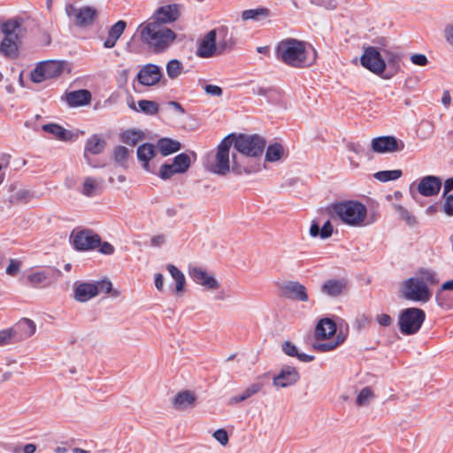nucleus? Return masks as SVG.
Returning <instances> with one entry per match:
<instances>
[{"label": "nucleus", "instance_id": "nucleus-1", "mask_svg": "<svg viewBox=\"0 0 453 453\" xmlns=\"http://www.w3.org/2000/svg\"><path fill=\"white\" fill-rule=\"evenodd\" d=\"M276 58L290 67L306 68L315 63L317 51L307 42L296 38H287L278 43Z\"/></svg>", "mask_w": 453, "mask_h": 453}, {"label": "nucleus", "instance_id": "nucleus-2", "mask_svg": "<svg viewBox=\"0 0 453 453\" xmlns=\"http://www.w3.org/2000/svg\"><path fill=\"white\" fill-rule=\"evenodd\" d=\"M438 282L436 274L429 269H419L412 277L400 285L403 298L414 303H426L432 297L431 287Z\"/></svg>", "mask_w": 453, "mask_h": 453}, {"label": "nucleus", "instance_id": "nucleus-3", "mask_svg": "<svg viewBox=\"0 0 453 453\" xmlns=\"http://www.w3.org/2000/svg\"><path fill=\"white\" fill-rule=\"evenodd\" d=\"M235 42L226 27H219L210 30L198 41L196 55L208 58L230 50Z\"/></svg>", "mask_w": 453, "mask_h": 453}, {"label": "nucleus", "instance_id": "nucleus-4", "mask_svg": "<svg viewBox=\"0 0 453 453\" xmlns=\"http://www.w3.org/2000/svg\"><path fill=\"white\" fill-rule=\"evenodd\" d=\"M347 339L342 330L337 332L336 323L330 318L320 319L314 330L312 348L318 352L326 353L336 349Z\"/></svg>", "mask_w": 453, "mask_h": 453}, {"label": "nucleus", "instance_id": "nucleus-5", "mask_svg": "<svg viewBox=\"0 0 453 453\" xmlns=\"http://www.w3.org/2000/svg\"><path fill=\"white\" fill-rule=\"evenodd\" d=\"M139 31L142 42L147 43L156 53L165 51L177 37L172 29L151 19L141 24Z\"/></svg>", "mask_w": 453, "mask_h": 453}, {"label": "nucleus", "instance_id": "nucleus-6", "mask_svg": "<svg viewBox=\"0 0 453 453\" xmlns=\"http://www.w3.org/2000/svg\"><path fill=\"white\" fill-rule=\"evenodd\" d=\"M331 211L342 224L351 227H360L365 225L367 209L357 201H343L332 205Z\"/></svg>", "mask_w": 453, "mask_h": 453}, {"label": "nucleus", "instance_id": "nucleus-7", "mask_svg": "<svg viewBox=\"0 0 453 453\" xmlns=\"http://www.w3.org/2000/svg\"><path fill=\"white\" fill-rule=\"evenodd\" d=\"M233 146L231 136L225 137L218 145L216 151L208 157L206 169L218 175L226 176L233 172V161L230 150Z\"/></svg>", "mask_w": 453, "mask_h": 453}, {"label": "nucleus", "instance_id": "nucleus-8", "mask_svg": "<svg viewBox=\"0 0 453 453\" xmlns=\"http://www.w3.org/2000/svg\"><path fill=\"white\" fill-rule=\"evenodd\" d=\"M2 33L4 34V39L0 43L1 54L6 57H15L22 35L20 22L16 19L6 21L2 26Z\"/></svg>", "mask_w": 453, "mask_h": 453}, {"label": "nucleus", "instance_id": "nucleus-9", "mask_svg": "<svg viewBox=\"0 0 453 453\" xmlns=\"http://www.w3.org/2000/svg\"><path fill=\"white\" fill-rule=\"evenodd\" d=\"M101 292L111 293L114 296L119 295L117 290H112V284L108 280L94 282H81L74 288V299L80 303H85L98 296Z\"/></svg>", "mask_w": 453, "mask_h": 453}, {"label": "nucleus", "instance_id": "nucleus-10", "mask_svg": "<svg viewBox=\"0 0 453 453\" xmlns=\"http://www.w3.org/2000/svg\"><path fill=\"white\" fill-rule=\"evenodd\" d=\"M234 148L240 152L242 157H258L262 155L265 147V140L257 134H240L239 136H231Z\"/></svg>", "mask_w": 453, "mask_h": 453}, {"label": "nucleus", "instance_id": "nucleus-11", "mask_svg": "<svg viewBox=\"0 0 453 453\" xmlns=\"http://www.w3.org/2000/svg\"><path fill=\"white\" fill-rule=\"evenodd\" d=\"M426 318L423 310L418 308H406L402 311L399 317V326L402 334L410 335L417 333Z\"/></svg>", "mask_w": 453, "mask_h": 453}, {"label": "nucleus", "instance_id": "nucleus-12", "mask_svg": "<svg viewBox=\"0 0 453 453\" xmlns=\"http://www.w3.org/2000/svg\"><path fill=\"white\" fill-rule=\"evenodd\" d=\"M192 280L203 290L208 292L218 291L221 286L216 275L202 266H193L188 270Z\"/></svg>", "mask_w": 453, "mask_h": 453}, {"label": "nucleus", "instance_id": "nucleus-13", "mask_svg": "<svg viewBox=\"0 0 453 453\" xmlns=\"http://www.w3.org/2000/svg\"><path fill=\"white\" fill-rule=\"evenodd\" d=\"M63 72V63L59 61H44L38 64L30 73V79L35 83L58 76Z\"/></svg>", "mask_w": 453, "mask_h": 453}, {"label": "nucleus", "instance_id": "nucleus-14", "mask_svg": "<svg viewBox=\"0 0 453 453\" xmlns=\"http://www.w3.org/2000/svg\"><path fill=\"white\" fill-rule=\"evenodd\" d=\"M362 65L374 74L380 75L386 70V60L375 47L365 49L360 58Z\"/></svg>", "mask_w": 453, "mask_h": 453}, {"label": "nucleus", "instance_id": "nucleus-15", "mask_svg": "<svg viewBox=\"0 0 453 453\" xmlns=\"http://www.w3.org/2000/svg\"><path fill=\"white\" fill-rule=\"evenodd\" d=\"M65 12L73 23L79 27L90 26L97 15V12L94 7L83 6L77 8L73 4L66 5Z\"/></svg>", "mask_w": 453, "mask_h": 453}, {"label": "nucleus", "instance_id": "nucleus-16", "mask_svg": "<svg viewBox=\"0 0 453 453\" xmlns=\"http://www.w3.org/2000/svg\"><path fill=\"white\" fill-rule=\"evenodd\" d=\"M71 240L78 250H93L100 244V236L88 229L73 230Z\"/></svg>", "mask_w": 453, "mask_h": 453}, {"label": "nucleus", "instance_id": "nucleus-17", "mask_svg": "<svg viewBox=\"0 0 453 453\" xmlns=\"http://www.w3.org/2000/svg\"><path fill=\"white\" fill-rule=\"evenodd\" d=\"M190 166V157L185 153L177 155L173 163L164 164L159 170V176L163 180L170 179L174 174L186 173Z\"/></svg>", "mask_w": 453, "mask_h": 453}, {"label": "nucleus", "instance_id": "nucleus-18", "mask_svg": "<svg viewBox=\"0 0 453 453\" xmlns=\"http://www.w3.org/2000/svg\"><path fill=\"white\" fill-rule=\"evenodd\" d=\"M371 146L374 152L380 154L402 151L405 147L403 141L390 135L373 138Z\"/></svg>", "mask_w": 453, "mask_h": 453}, {"label": "nucleus", "instance_id": "nucleus-19", "mask_svg": "<svg viewBox=\"0 0 453 453\" xmlns=\"http://www.w3.org/2000/svg\"><path fill=\"white\" fill-rule=\"evenodd\" d=\"M233 173L236 174H251L258 173L262 169V164L257 157H242L238 158L234 153H232Z\"/></svg>", "mask_w": 453, "mask_h": 453}, {"label": "nucleus", "instance_id": "nucleus-20", "mask_svg": "<svg viewBox=\"0 0 453 453\" xmlns=\"http://www.w3.org/2000/svg\"><path fill=\"white\" fill-rule=\"evenodd\" d=\"M197 403V395L194 391L184 389L179 391L172 399V406L177 411H188Z\"/></svg>", "mask_w": 453, "mask_h": 453}, {"label": "nucleus", "instance_id": "nucleus-21", "mask_svg": "<svg viewBox=\"0 0 453 453\" xmlns=\"http://www.w3.org/2000/svg\"><path fill=\"white\" fill-rule=\"evenodd\" d=\"M162 75L159 66L154 64H147L140 69L136 75V79L141 85L151 87L159 82Z\"/></svg>", "mask_w": 453, "mask_h": 453}, {"label": "nucleus", "instance_id": "nucleus-22", "mask_svg": "<svg viewBox=\"0 0 453 453\" xmlns=\"http://www.w3.org/2000/svg\"><path fill=\"white\" fill-rule=\"evenodd\" d=\"M281 294L288 299L307 303L309 295L304 285L298 281H288L281 286Z\"/></svg>", "mask_w": 453, "mask_h": 453}, {"label": "nucleus", "instance_id": "nucleus-23", "mask_svg": "<svg viewBox=\"0 0 453 453\" xmlns=\"http://www.w3.org/2000/svg\"><path fill=\"white\" fill-rule=\"evenodd\" d=\"M299 372L296 367L286 365L273 377V385L277 388L292 387L299 380Z\"/></svg>", "mask_w": 453, "mask_h": 453}, {"label": "nucleus", "instance_id": "nucleus-24", "mask_svg": "<svg viewBox=\"0 0 453 453\" xmlns=\"http://www.w3.org/2000/svg\"><path fill=\"white\" fill-rule=\"evenodd\" d=\"M180 14V6L176 4H167L159 7L154 13L151 20L157 21L164 26L167 23L174 22Z\"/></svg>", "mask_w": 453, "mask_h": 453}, {"label": "nucleus", "instance_id": "nucleus-25", "mask_svg": "<svg viewBox=\"0 0 453 453\" xmlns=\"http://www.w3.org/2000/svg\"><path fill=\"white\" fill-rule=\"evenodd\" d=\"M442 185L441 180L434 175H427L420 179L417 189L423 196H434L439 194Z\"/></svg>", "mask_w": 453, "mask_h": 453}, {"label": "nucleus", "instance_id": "nucleus-26", "mask_svg": "<svg viewBox=\"0 0 453 453\" xmlns=\"http://www.w3.org/2000/svg\"><path fill=\"white\" fill-rule=\"evenodd\" d=\"M103 179L88 176L84 179L81 187V193L85 196H96L103 191Z\"/></svg>", "mask_w": 453, "mask_h": 453}, {"label": "nucleus", "instance_id": "nucleus-27", "mask_svg": "<svg viewBox=\"0 0 453 453\" xmlns=\"http://www.w3.org/2000/svg\"><path fill=\"white\" fill-rule=\"evenodd\" d=\"M126 27L127 23L123 20H119L114 25H112L108 31L107 38L104 42V48H113L116 45V42L119 40V38L124 33Z\"/></svg>", "mask_w": 453, "mask_h": 453}, {"label": "nucleus", "instance_id": "nucleus-28", "mask_svg": "<svg viewBox=\"0 0 453 453\" xmlns=\"http://www.w3.org/2000/svg\"><path fill=\"white\" fill-rule=\"evenodd\" d=\"M346 288L342 280H328L321 286V292L326 296L335 297L340 296Z\"/></svg>", "mask_w": 453, "mask_h": 453}, {"label": "nucleus", "instance_id": "nucleus-29", "mask_svg": "<svg viewBox=\"0 0 453 453\" xmlns=\"http://www.w3.org/2000/svg\"><path fill=\"white\" fill-rule=\"evenodd\" d=\"M66 102L70 106H80L90 102L91 94L86 89L72 91L65 96Z\"/></svg>", "mask_w": 453, "mask_h": 453}, {"label": "nucleus", "instance_id": "nucleus-30", "mask_svg": "<svg viewBox=\"0 0 453 453\" xmlns=\"http://www.w3.org/2000/svg\"><path fill=\"white\" fill-rule=\"evenodd\" d=\"M167 271L173 280L175 281V288H174V293L176 296H181L182 293L185 291V286H186V278L184 273L179 270L175 265H168L166 266Z\"/></svg>", "mask_w": 453, "mask_h": 453}, {"label": "nucleus", "instance_id": "nucleus-31", "mask_svg": "<svg viewBox=\"0 0 453 453\" xmlns=\"http://www.w3.org/2000/svg\"><path fill=\"white\" fill-rule=\"evenodd\" d=\"M243 21L261 22L270 17V10L264 7L245 10L241 14Z\"/></svg>", "mask_w": 453, "mask_h": 453}, {"label": "nucleus", "instance_id": "nucleus-32", "mask_svg": "<svg viewBox=\"0 0 453 453\" xmlns=\"http://www.w3.org/2000/svg\"><path fill=\"white\" fill-rule=\"evenodd\" d=\"M156 155L155 148L152 144L144 143L138 147L137 149V157L139 161H141L143 165V169L150 172L149 162Z\"/></svg>", "mask_w": 453, "mask_h": 453}, {"label": "nucleus", "instance_id": "nucleus-33", "mask_svg": "<svg viewBox=\"0 0 453 453\" xmlns=\"http://www.w3.org/2000/svg\"><path fill=\"white\" fill-rule=\"evenodd\" d=\"M264 388V384L261 381H256L252 384H250L248 388H246L242 394L239 395L233 396L229 403L231 404H235L240 402H243L247 400L248 398L251 397L255 394L260 392L262 388Z\"/></svg>", "mask_w": 453, "mask_h": 453}, {"label": "nucleus", "instance_id": "nucleus-34", "mask_svg": "<svg viewBox=\"0 0 453 453\" xmlns=\"http://www.w3.org/2000/svg\"><path fill=\"white\" fill-rule=\"evenodd\" d=\"M285 156L284 147L278 142L270 144L265 156V161L269 163H275L280 161Z\"/></svg>", "mask_w": 453, "mask_h": 453}, {"label": "nucleus", "instance_id": "nucleus-35", "mask_svg": "<svg viewBox=\"0 0 453 453\" xmlns=\"http://www.w3.org/2000/svg\"><path fill=\"white\" fill-rule=\"evenodd\" d=\"M13 329L17 330V337L19 336V338L21 339L32 336L35 333L36 326L31 319H23L13 327Z\"/></svg>", "mask_w": 453, "mask_h": 453}, {"label": "nucleus", "instance_id": "nucleus-36", "mask_svg": "<svg viewBox=\"0 0 453 453\" xmlns=\"http://www.w3.org/2000/svg\"><path fill=\"white\" fill-rule=\"evenodd\" d=\"M42 130L51 134L55 138L60 141H68L72 138V134L70 131L57 124L51 123L43 125Z\"/></svg>", "mask_w": 453, "mask_h": 453}, {"label": "nucleus", "instance_id": "nucleus-37", "mask_svg": "<svg viewBox=\"0 0 453 453\" xmlns=\"http://www.w3.org/2000/svg\"><path fill=\"white\" fill-rule=\"evenodd\" d=\"M27 281L33 286L46 287L50 285L49 273L44 270L32 271L27 276Z\"/></svg>", "mask_w": 453, "mask_h": 453}, {"label": "nucleus", "instance_id": "nucleus-38", "mask_svg": "<svg viewBox=\"0 0 453 453\" xmlns=\"http://www.w3.org/2000/svg\"><path fill=\"white\" fill-rule=\"evenodd\" d=\"M157 149L163 156H167L178 151L180 149V143L172 139L163 138L157 142Z\"/></svg>", "mask_w": 453, "mask_h": 453}, {"label": "nucleus", "instance_id": "nucleus-39", "mask_svg": "<svg viewBox=\"0 0 453 453\" xmlns=\"http://www.w3.org/2000/svg\"><path fill=\"white\" fill-rule=\"evenodd\" d=\"M375 394L372 388L365 387L357 394L356 403L359 407L367 406L374 399Z\"/></svg>", "mask_w": 453, "mask_h": 453}, {"label": "nucleus", "instance_id": "nucleus-40", "mask_svg": "<svg viewBox=\"0 0 453 453\" xmlns=\"http://www.w3.org/2000/svg\"><path fill=\"white\" fill-rule=\"evenodd\" d=\"M105 142L97 135H93L88 139L86 143V152H89L93 155L99 154L103 151Z\"/></svg>", "mask_w": 453, "mask_h": 453}, {"label": "nucleus", "instance_id": "nucleus-41", "mask_svg": "<svg viewBox=\"0 0 453 453\" xmlns=\"http://www.w3.org/2000/svg\"><path fill=\"white\" fill-rule=\"evenodd\" d=\"M403 174V172L399 169L396 170H386L380 171L373 174L374 179L380 182H387L390 180H398Z\"/></svg>", "mask_w": 453, "mask_h": 453}, {"label": "nucleus", "instance_id": "nucleus-42", "mask_svg": "<svg viewBox=\"0 0 453 453\" xmlns=\"http://www.w3.org/2000/svg\"><path fill=\"white\" fill-rule=\"evenodd\" d=\"M183 71V65L177 59H171L166 64V73L172 80L178 78Z\"/></svg>", "mask_w": 453, "mask_h": 453}, {"label": "nucleus", "instance_id": "nucleus-43", "mask_svg": "<svg viewBox=\"0 0 453 453\" xmlns=\"http://www.w3.org/2000/svg\"><path fill=\"white\" fill-rule=\"evenodd\" d=\"M394 210L398 212L400 218L409 226H414L417 223L416 218L406 208L400 204H393Z\"/></svg>", "mask_w": 453, "mask_h": 453}, {"label": "nucleus", "instance_id": "nucleus-44", "mask_svg": "<svg viewBox=\"0 0 453 453\" xmlns=\"http://www.w3.org/2000/svg\"><path fill=\"white\" fill-rule=\"evenodd\" d=\"M32 197L33 194L29 190L19 189L11 196L10 202L12 203H27Z\"/></svg>", "mask_w": 453, "mask_h": 453}, {"label": "nucleus", "instance_id": "nucleus-45", "mask_svg": "<svg viewBox=\"0 0 453 453\" xmlns=\"http://www.w3.org/2000/svg\"><path fill=\"white\" fill-rule=\"evenodd\" d=\"M139 110L146 114L154 115L158 111V105L157 103L150 100H140L138 101Z\"/></svg>", "mask_w": 453, "mask_h": 453}, {"label": "nucleus", "instance_id": "nucleus-46", "mask_svg": "<svg viewBox=\"0 0 453 453\" xmlns=\"http://www.w3.org/2000/svg\"><path fill=\"white\" fill-rule=\"evenodd\" d=\"M17 340V330L13 327L0 330V346L7 345Z\"/></svg>", "mask_w": 453, "mask_h": 453}, {"label": "nucleus", "instance_id": "nucleus-47", "mask_svg": "<svg viewBox=\"0 0 453 453\" xmlns=\"http://www.w3.org/2000/svg\"><path fill=\"white\" fill-rule=\"evenodd\" d=\"M384 54L387 59V62L388 65L395 70V72H397L400 68V60L401 57L397 52L390 51V50H384Z\"/></svg>", "mask_w": 453, "mask_h": 453}, {"label": "nucleus", "instance_id": "nucleus-48", "mask_svg": "<svg viewBox=\"0 0 453 453\" xmlns=\"http://www.w3.org/2000/svg\"><path fill=\"white\" fill-rule=\"evenodd\" d=\"M142 139V133L137 131L127 130L123 134V142L131 146H134Z\"/></svg>", "mask_w": 453, "mask_h": 453}, {"label": "nucleus", "instance_id": "nucleus-49", "mask_svg": "<svg viewBox=\"0 0 453 453\" xmlns=\"http://www.w3.org/2000/svg\"><path fill=\"white\" fill-rule=\"evenodd\" d=\"M442 211L449 216L453 217V195L442 194Z\"/></svg>", "mask_w": 453, "mask_h": 453}, {"label": "nucleus", "instance_id": "nucleus-50", "mask_svg": "<svg viewBox=\"0 0 453 453\" xmlns=\"http://www.w3.org/2000/svg\"><path fill=\"white\" fill-rule=\"evenodd\" d=\"M113 155L115 161L123 165L129 155V150L124 146H118L115 148Z\"/></svg>", "mask_w": 453, "mask_h": 453}, {"label": "nucleus", "instance_id": "nucleus-51", "mask_svg": "<svg viewBox=\"0 0 453 453\" xmlns=\"http://www.w3.org/2000/svg\"><path fill=\"white\" fill-rule=\"evenodd\" d=\"M212 437L222 446H226L229 441L228 434L224 428L214 431Z\"/></svg>", "mask_w": 453, "mask_h": 453}, {"label": "nucleus", "instance_id": "nucleus-52", "mask_svg": "<svg viewBox=\"0 0 453 453\" xmlns=\"http://www.w3.org/2000/svg\"><path fill=\"white\" fill-rule=\"evenodd\" d=\"M410 58L413 65L418 66H425L428 63V59L424 54L415 53L412 54Z\"/></svg>", "mask_w": 453, "mask_h": 453}, {"label": "nucleus", "instance_id": "nucleus-53", "mask_svg": "<svg viewBox=\"0 0 453 453\" xmlns=\"http://www.w3.org/2000/svg\"><path fill=\"white\" fill-rule=\"evenodd\" d=\"M282 350L286 355L289 357H296V355H298L296 346L290 342H285L282 344Z\"/></svg>", "mask_w": 453, "mask_h": 453}, {"label": "nucleus", "instance_id": "nucleus-54", "mask_svg": "<svg viewBox=\"0 0 453 453\" xmlns=\"http://www.w3.org/2000/svg\"><path fill=\"white\" fill-rule=\"evenodd\" d=\"M321 229V239L325 240L329 238L333 234V225L330 220L324 223Z\"/></svg>", "mask_w": 453, "mask_h": 453}, {"label": "nucleus", "instance_id": "nucleus-55", "mask_svg": "<svg viewBox=\"0 0 453 453\" xmlns=\"http://www.w3.org/2000/svg\"><path fill=\"white\" fill-rule=\"evenodd\" d=\"M311 3L320 5L328 10H334L336 8V1L335 0H311Z\"/></svg>", "mask_w": 453, "mask_h": 453}, {"label": "nucleus", "instance_id": "nucleus-56", "mask_svg": "<svg viewBox=\"0 0 453 453\" xmlns=\"http://www.w3.org/2000/svg\"><path fill=\"white\" fill-rule=\"evenodd\" d=\"M309 234L312 238L319 236L321 238V229L319 222L313 220L309 229Z\"/></svg>", "mask_w": 453, "mask_h": 453}, {"label": "nucleus", "instance_id": "nucleus-57", "mask_svg": "<svg viewBox=\"0 0 453 453\" xmlns=\"http://www.w3.org/2000/svg\"><path fill=\"white\" fill-rule=\"evenodd\" d=\"M204 90L211 96H220L222 95V88L217 85H206Z\"/></svg>", "mask_w": 453, "mask_h": 453}, {"label": "nucleus", "instance_id": "nucleus-58", "mask_svg": "<svg viewBox=\"0 0 453 453\" xmlns=\"http://www.w3.org/2000/svg\"><path fill=\"white\" fill-rule=\"evenodd\" d=\"M99 247V251L104 255H111L114 252V247L109 242H103L97 246Z\"/></svg>", "mask_w": 453, "mask_h": 453}, {"label": "nucleus", "instance_id": "nucleus-59", "mask_svg": "<svg viewBox=\"0 0 453 453\" xmlns=\"http://www.w3.org/2000/svg\"><path fill=\"white\" fill-rule=\"evenodd\" d=\"M446 41L453 46V24H448L444 28Z\"/></svg>", "mask_w": 453, "mask_h": 453}, {"label": "nucleus", "instance_id": "nucleus-60", "mask_svg": "<svg viewBox=\"0 0 453 453\" xmlns=\"http://www.w3.org/2000/svg\"><path fill=\"white\" fill-rule=\"evenodd\" d=\"M376 320L380 326H388L392 322L390 316L385 313L379 314L376 318Z\"/></svg>", "mask_w": 453, "mask_h": 453}, {"label": "nucleus", "instance_id": "nucleus-61", "mask_svg": "<svg viewBox=\"0 0 453 453\" xmlns=\"http://www.w3.org/2000/svg\"><path fill=\"white\" fill-rule=\"evenodd\" d=\"M156 288L162 292L164 291V276L162 273H156L154 276Z\"/></svg>", "mask_w": 453, "mask_h": 453}, {"label": "nucleus", "instance_id": "nucleus-62", "mask_svg": "<svg viewBox=\"0 0 453 453\" xmlns=\"http://www.w3.org/2000/svg\"><path fill=\"white\" fill-rule=\"evenodd\" d=\"M19 269V263L12 260L10 265L6 268V273L9 275H15L18 273Z\"/></svg>", "mask_w": 453, "mask_h": 453}, {"label": "nucleus", "instance_id": "nucleus-63", "mask_svg": "<svg viewBox=\"0 0 453 453\" xmlns=\"http://www.w3.org/2000/svg\"><path fill=\"white\" fill-rule=\"evenodd\" d=\"M349 152L354 153L356 156L360 157L364 153V150L361 146L357 144H349L348 146Z\"/></svg>", "mask_w": 453, "mask_h": 453}, {"label": "nucleus", "instance_id": "nucleus-64", "mask_svg": "<svg viewBox=\"0 0 453 453\" xmlns=\"http://www.w3.org/2000/svg\"><path fill=\"white\" fill-rule=\"evenodd\" d=\"M453 190V177L447 179L443 185V194L450 195L449 192Z\"/></svg>", "mask_w": 453, "mask_h": 453}]
</instances>
